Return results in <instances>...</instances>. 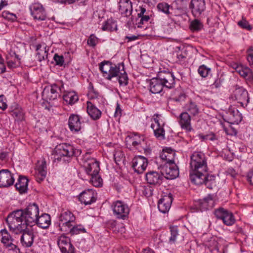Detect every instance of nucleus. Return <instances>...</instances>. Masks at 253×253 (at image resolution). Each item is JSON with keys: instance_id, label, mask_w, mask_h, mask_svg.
<instances>
[{"instance_id": "nucleus-23", "label": "nucleus", "mask_w": 253, "mask_h": 253, "mask_svg": "<svg viewBox=\"0 0 253 253\" xmlns=\"http://www.w3.org/2000/svg\"><path fill=\"white\" fill-rule=\"evenodd\" d=\"M172 201L170 196H165L161 198L158 203V208L161 212L166 213L168 212L170 208Z\"/></svg>"}, {"instance_id": "nucleus-1", "label": "nucleus", "mask_w": 253, "mask_h": 253, "mask_svg": "<svg viewBox=\"0 0 253 253\" xmlns=\"http://www.w3.org/2000/svg\"><path fill=\"white\" fill-rule=\"evenodd\" d=\"M175 84V77L172 73L165 71H160L157 77L149 81L150 91L154 94L160 93L164 88H173Z\"/></svg>"}, {"instance_id": "nucleus-31", "label": "nucleus", "mask_w": 253, "mask_h": 253, "mask_svg": "<svg viewBox=\"0 0 253 253\" xmlns=\"http://www.w3.org/2000/svg\"><path fill=\"white\" fill-rule=\"evenodd\" d=\"M199 204L201 211H206L212 208L214 206L212 196L209 195L203 199L199 200Z\"/></svg>"}, {"instance_id": "nucleus-52", "label": "nucleus", "mask_w": 253, "mask_h": 253, "mask_svg": "<svg viewBox=\"0 0 253 253\" xmlns=\"http://www.w3.org/2000/svg\"><path fill=\"white\" fill-rule=\"evenodd\" d=\"M97 42V38L94 34H91L87 40V44L90 46L94 47L96 45Z\"/></svg>"}, {"instance_id": "nucleus-43", "label": "nucleus", "mask_w": 253, "mask_h": 253, "mask_svg": "<svg viewBox=\"0 0 253 253\" xmlns=\"http://www.w3.org/2000/svg\"><path fill=\"white\" fill-rule=\"evenodd\" d=\"M186 110L189 114H190L193 116H196L199 113V107L195 103L192 102L186 105Z\"/></svg>"}, {"instance_id": "nucleus-6", "label": "nucleus", "mask_w": 253, "mask_h": 253, "mask_svg": "<svg viewBox=\"0 0 253 253\" xmlns=\"http://www.w3.org/2000/svg\"><path fill=\"white\" fill-rule=\"evenodd\" d=\"M21 210L23 212L22 217L26 224V227L35 225L39 213L38 205L36 204L30 205L25 210Z\"/></svg>"}, {"instance_id": "nucleus-33", "label": "nucleus", "mask_w": 253, "mask_h": 253, "mask_svg": "<svg viewBox=\"0 0 253 253\" xmlns=\"http://www.w3.org/2000/svg\"><path fill=\"white\" fill-rule=\"evenodd\" d=\"M236 70L241 76L244 77L246 80L250 82L253 81V74L250 68L248 67H238Z\"/></svg>"}, {"instance_id": "nucleus-26", "label": "nucleus", "mask_w": 253, "mask_h": 253, "mask_svg": "<svg viewBox=\"0 0 253 253\" xmlns=\"http://www.w3.org/2000/svg\"><path fill=\"white\" fill-rule=\"evenodd\" d=\"M85 167L86 173L90 175L97 174L100 170L99 163L94 159H91L86 162Z\"/></svg>"}, {"instance_id": "nucleus-19", "label": "nucleus", "mask_w": 253, "mask_h": 253, "mask_svg": "<svg viewBox=\"0 0 253 253\" xmlns=\"http://www.w3.org/2000/svg\"><path fill=\"white\" fill-rule=\"evenodd\" d=\"M35 177L36 180L40 183L43 181L46 175V165L45 161L43 159L38 162L36 166Z\"/></svg>"}, {"instance_id": "nucleus-45", "label": "nucleus", "mask_w": 253, "mask_h": 253, "mask_svg": "<svg viewBox=\"0 0 253 253\" xmlns=\"http://www.w3.org/2000/svg\"><path fill=\"white\" fill-rule=\"evenodd\" d=\"M180 49V46H177L175 48V51L177 52L176 54L177 57V62L179 63L180 64H182L185 62V61L186 59L187 54L184 52H179Z\"/></svg>"}, {"instance_id": "nucleus-14", "label": "nucleus", "mask_w": 253, "mask_h": 253, "mask_svg": "<svg viewBox=\"0 0 253 253\" xmlns=\"http://www.w3.org/2000/svg\"><path fill=\"white\" fill-rule=\"evenodd\" d=\"M57 244L62 253H75V248L69 237L61 235L58 238Z\"/></svg>"}, {"instance_id": "nucleus-34", "label": "nucleus", "mask_w": 253, "mask_h": 253, "mask_svg": "<svg viewBox=\"0 0 253 253\" xmlns=\"http://www.w3.org/2000/svg\"><path fill=\"white\" fill-rule=\"evenodd\" d=\"M175 153L170 148L167 149L164 151L160 155V157L162 160L166 161L165 163H173L174 155Z\"/></svg>"}, {"instance_id": "nucleus-39", "label": "nucleus", "mask_w": 253, "mask_h": 253, "mask_svg": "<svg viewBox=\"0 0 253 253\" xmlns=\"http://www.w3.org/2000/svg\"><path fill=\"white\" fill-rule=\"evenodd\" d=\"M63 98L67 103L70 105L74 104L79 99L78 96L74 91L67 92L63 95Z\"/></svg>"}, {"instance_id": "nucleus-37", "label": "nucleus", "mask_w": 253, "mask_h": 253, "mask_svg": "<svg viewBox=\"0 0 253 253\" xmlns=\"http://www.w3.org/2000/svg\"><path fill=\"white\" fill-rule=\"evenodd\" d=\"M144 141L143 136H142V139H139V140H136V137L135 136H127L126 138V145L128 148L131 146L136 147L139 145H142Z\"/></svg>"}, {"instance_id": "nucleus-11", "label": "nucleus", "mask_w": 253, "mask_h": 253, "mask_svg": "<svg viewBox=\"0 0 253 253\" xmlns=\"http://www.w3.org/2000/svg\"><path fill=\"white\" fill-rule=\"evenodd\" d=\"M214 213L215 216L218 219H221L226 225H232L235 222L233 213L223 208L215 210Z\"/></svg>"}, {"instance_id": "nucleus-56", "label": "nucleus", "mask_w": 253, "mask_h": 253, "mask_svg": "<svg viewBox=\"0 0 253 253\" xmlns=\"http://www.w3.org/2000/svg\"><path fill=\"white\" fill-rule=\"evenodd\" d=\"M7 108L6 98L3 95H0V108L4 110Z\"/></svg>"}, {"instance_id": "nucleus-47", "label": "nucleus", "mask_w": 253, "mask_h": 253, "mask_svg": "<svg viewBox=\"0 0 253 253\" xmlns=\"http://www.w3.org/2000/svg\"><path fill=\"white\" fill-rule=\"evenodd\" d=\"M158 10L164 13L169 15V12L170 5L166 2H161L157 6Z\"/></svg>"}, {"instance_id": "nucleus-44", "label": "nucleus", "mask_w": 253, "mask_h": 253, "mask_svg": "<svg viewBox=\"0 0 253 253\" xmlns=\"http://www.w3.org/2000/svg\"><path fill=\"white\" fill-rule=\"evenodd\" d=\"M203 27L202 23L198 19L193 20L190 25V29L193 32H198L202 30Z\"/></svg>"}, {"instance_id": "nucleus-29", "label": "nucleus", "mask_w": 253, "mask_h": 253, "mask_svg": "<svg viewBox=\"0 0 253 253\" xmlns=\"http://www.w3.org/2000/svg\"><path fill=\"white\" fill-rule=\"evenodd\" d=\"M28 179L26 177L20 175L15 187L20 194L25 193L27 191Z\"/></svg>"}, {"instance_id": "nucleus-59", "label": "nucleus", "mask_w": 253, "mask_h": 253, "mask_svg": "<svg viewBox=\"0 0 253 253\" xmlns=\"http://www.w3.org/2000/svg\"><path fill=\"white\" fill-rule=\"evenodd\" d=\"M11 16H14L15 18L16 17L15 15L7 11H4L2 13V16L5 19H10Z\"/></svg>"}, {"instance_id": "nucleus-64", "label": "nucleus", "mask_w": 253, "mask_h": 253, "mask_svg": "<svg viewBox=\"0 0 253 253\" xmlns=\"http://www.w3.org/2000/svg\"><path fill=\"white\" fill-rule=\"evenodd\" d=\"M248 54L247 60L250 65H253V54L250 52H248Z\"/></svg>"}, {"instance_id": "nucleus-17", "label": "nucleus", "mask_w": 253, "mask_h": 253, "mask_svg": "<svg viewBox=\"0 0 253 253\" xmlns=\"http://www.w3.org/2000/svg\"><path fill=\"white\" fill-rule=\"evenodd\" d=\"M14 182L13 174L8 169L0 170V187H7L12 185Z\"/></svg>"}, {"instance_id": "nucleus-42", "label": "nucleus", "mask_w": 253, "mask_h": 253, "mask_svg": "<svg viewBox=\"0 0 253 253\" xmlns=\"http://www.w3.org/2000/svg\"><path fill=\"white\" fill-rule=\"evenodd\" d=\"M0 233L1 236V242L4 246L11 241H13V239L6 229L1 230Z\"/></svg>"}, {"instance_id": "nucleus-5", "label": "nucleus", "mask_w": 253, "mask_h": 253, "mask_svg": "<svg viewBox=\"0 0 253 253\" xmlns=\"http://www.w3.org/2000/svg\"><path fill=\"white\" fill-rule=\"evenodd\" d=\"M190 168L192 170L207 171V160L205 154L201 152H195L190 156Z\"/></svg>"}, {"instance_id": "nucleus-4", "label": "nucleus", "mask_w": 253, "mask_h": 253, "mask_svg": "<svg viewBox=\"0 0 253 253\" xmlns=\"http://www.w3.org/2000/svg\"><path fill=\"white\" fill-rule=\"evenodd\" d=\"M121 65V63L117 65L105 60L99 64V68L103 73V77L108 80H111L112 78L119 75Z\"/></svg>"}, {"instance_id": "nucleus-7", "label": "nucleus", "mask_w": 253, "mask_h": 253, "mask_svg": "<svg viewBox=\"0 0 253 253\" xmlns=\"http://www.w3.org/2000/svg\"><path fill=\"white\" fill-rule=\"evenodd\" d=\"M63 88L62 83L60 85L54 84L50 86H46L42 91V97L46 101L54 100L60 96V93L62 91Z\"/></svg>"}, {"instance_id": "nucleus-63", "label": "nucleus", "mask_w": 253, "mask_h": 253, "mask_svg": "<svg viewBox=\"0 0 253 253\" xmlns=\"http://www.w3.org/2000/svg\"><path fill=\"white\" fill-rule=\"evenodd\" d=\"M150 19V17L149 15H145L141 18L140 24H144V23L148 22Z\"/></svg>"}, {"instance_id": "nucleus-61", "label": "nucleus", "mask_w": 253, "mask_h": 253, "mask_svg": "<svg viewBox=\"0 0 253 253\" xmlns=\"http://www.w3.org/2000/svg\"><path fill=\"white\" fill-rule=\"evenodd\" d=\"M138 36L131 35L129 36H126L125 39L127 40V42H130L133 41H135L138 39Z\"/></svg>"}, {"instance_id": "nucleus-58", "label": "nucleus", "mask_w": 253, "mask_h": 253, "mask_svg": "<svg viewBox=\"0 0 253 253\" xmlns=\"http://www.w3.org/2000/svg\"><path fill=\"white\" fill-rule=\"evenodd\" d=\"M221 80L219 79V78H217L215 80L213 84L211 85V86H212V88L213 87H215V88H218L221 85Z\"/></svg>"}, {"instance_id": "nucleus-25", "label": "nucleus", "mask_w": 253, "mask_h": 253, "mask_svg": "<svg viewBox=\"0 0 253 253\" xmlns=\"http://www.w3.org/2000/svg\"><path fill=\"white\" fill-rule=\"evenodd\" d=\"M79 199L85 205L91 204L95 201L94 193L91 189L85 190L80 194Z\"/></svg>"}, {"instance_id": "nucleus-49", "label": "nucleus", "mask_w": 253, "mask_h": 253, "mask_svg": "<svg viewBox=\"0 0 253 253\" xmlns=\"http://www.w3.org/2000/svg\"><path fill=\"white\" fill-rule=\"evenodd\" d=\"M170 232H171V236L169 239V242L170 244L174 243L176 237L178 235V230L177 226H172L170 228Z\"/></svg>"}, {"instance_id": "nucleus-36", "label": "nucleus", "mask_w": 253, "mask_h": 253, "mask_svg": "<svg viewBox=\"0 0 253 253\" xmlns=\"http://www.w3.org/2000/svg\"><path fill=\"white\" fill-rule=\"evenodd\" d=\"M75 217L70 211H63L59 217V223H67L69 221H74Z\"/></svg>"}, {"instance_id": "nucleus-60", "label": "nucleus", "mask_w": 253, "mask_h": 253, "mask_svg": "<svg viewBox=\"0 0 253 253\" xmlns=\"http://www.w3.org/2000/svg\"><path fill=\"white\" fill-rule=\"evenodd\" d=\"M247 180L253 185V170L250 171L247 175Z\"/></svg>"}, {"instance_id": "nucleus-20", "label": "nucleus", "mask_w": 253, "mask_h": 253, "mask_svg": "<svg viewBox=\"0 0 253 253\" xmlns=\"http://www.w3.org/2000/svg\"><path fill=\"white\" fill-rule=\"evenodd\" d=\"M20 234H22L20 237V242L22 245L24 247H31L34 242V235L33 232L27 227V229L22 231Z\"/></svg>"}, {"instance_id": "nucleus-41", "label": "nucleus", "mask_w": 253, "mask_h": 253, "mask_svg": "<svg viewBox=\"0 0 253 253\" xmlns=\"http://www.w3.org/2000/svg\"><path fill=\"white\" fill-rule=\"evenodd\" d=\"M102 29L103 31H116L117 29L116 22L112 19H108L103 25Z\"/></svg>"}, {"instance_id": "nucleus-32", "label": "nucleus", "mask_w": 253, "mask_h": 253, "mask_svg": "<svg viewBox=\"0 0 253 253\" xmlns=\"http://www.w3.org/2000/svg\"><path fill=\"white\" fill-rule=\"evenodd\" d=\"M87 112L94 120L99 119L101 115V112L89 101L87 102Z\"/></svg>"}, {"instance_id": "nucleus-27", "label": "nucleus", "mask_w": 253, "mask_h": 253, "mask_svg": "<svg viewBox=\"0 0 253 253\" xmlns=\"http://www.w3.org/2000/svg\"><path fill=\"white\" fill-rule=\"evenodd\" d=\"M179 124L182 129L190 131L192 129L191 126V117L187 112H184L179 116Z\"/></svg>"}, {"instance_id": "nucleus-38", "label": "nucleus", "mask_w": 253, "mask_h": 253, "mask_svg": "<svg viewBox=\"0 0 253 253\" xmlns=\"http://www.w3.org/2000/svg\"><path fill=\"white\" fill-rule=\"evenodd\" d=\"M121 67L122 70L120 69L118 77V80L120 85L126 86L128 84V77L127 74L124 70V65L123 63H121Z\"/></svg>"}, {"instance_id": "nucleus-18", "label": "nucleus", "mask_w": 253, "mask_h": 253, "mask_svg": "<svg viewBox=\"0 0 253 253\" xmlns=\"http://www.w3.org/2000/svg\"><path fill=\"white\" fill-rule=\"evenodd\" d=\"M148 165V161L145 157L138 156L135 157L132 160V167L135 171L138 173L143 172Z\"/></svg>"}, {"instance_id": "nucleus-10", "label": "nucleus", "mask_w": 253, "mask_h": 253, "mask_svg": "<svg viewBox=\"0 0 253 253\" xmlns=\"http://www.w3.org/2000/svg\"><path fill=\"white\" fill-rule=\"evenodd\" d=\"M112 207L114 214L119 219H124L129 212L127 205L121 201L114 202Z\"/></svg>"}, {"instance_id": "nucleus-57", "label": "nucleus", "mask_w": 253, "mask_h": 253, "mask_svg": "<svg viewBox=\"0 0 253 253\" xmlns=\"http://www.w3.org/2000/svg\"><path fill=\"white\" fill-rule=\"evenodd\" d=\"M5 246H6L7 248H9V250L14 251L16 253H20L19 249L17 247V246L13 244V241H11L10 243L5 245Z\"/></svg>"}, {"instance_id": "nucleus-51", "label": "nucleus", "mask_w": 253, "mask_h": 253, "mask_svg": "<svg viewBox=\"0 0 253 253\" xmlns=\"http://www.w3.org/2000/svg\"><path fill=\"white\" fill-rule=\"evenodd\" d=\"M198 73L203 77H206L211 72V69L207 68L205 65H202L199 67L198 70Z\"/></svg>"}, {"instance_id": "nucleus-30", "label": "nucleus", "mask_w": 253, "mask_h": 253, "mask_svg": "<svg viewBox=\"0 0 253 253\" xmlns=\"http://www.w3.org/2000/svg\"><path fill=\"white\" fill-rule=\"evenodd\" d=\"M51 223L50 216L47 213L42 214L41 216H38L36 224L39 227L43 229L47 228Z\"/></svg>"}, {"instance_id": "nucleus-21", "label": "nucleus", "mask_w": 253, "mask_h": 253, "mask_svg": "<svg viewBox=\"0 0 253 253\" xmlns=\"http://www.w3.org/2000/svg\"><path fill=\"white\" fill-rule=\"evenodd\" d=\"M146 180L147 183L154 185H160L163 180V177L160 172L155 171H150L146 173Z\"/></svg>"}, {"instance_id": "nucleus-13", "label": "nucleus", "mask_w": 253, "mask_h": 253, "mask_svg": "<svg viewBox=\"0 0 253 253\" xmlns=\"http://www.w3.org/2000/svg\"><path fill=\"white\" fill-rule=\"evenodd\" d=\"M31 14L35 20L44 21L46 19V13L42 5L37 2L30 6Z\"/></svg>"}, {"instance_id": "nucleus-53", "label": "nucleus", "mask_w": 253, "mask_h": 253, "mask_svg": "<svg viewBox=\"0 0 253 253\" xmlns=\"http://www.w3.org/2000/svg\"><path fill=\"white\" fill-rule=\"evenodd\" d=\"M238 25L241 28L243 29H246L248 30H251L252 29L251 26L249 24V22L243 19L238 22Z\"/></svg>"}, {"instance_id": "nucleus-54", "label": "nucleus", "mask_w": 253, "mask_h": 253, "mask_svg": "<svg viewBox=\"0 0 253 253\" xmlns=\"http://www.w3.org/2000/svg\"><path fill=\"white\" fill-rule=\"evenodd\" d=\"M53 58L57 65H59L60 66L63 65L64 60L63 56H59L58 54H55Z\"/></svg>"}, {"instance_id": "nucleus-40", "label": "nucleus", "mask_w": 253, "mask_h": 253, "mask_svg": "<svg viewBox=\"0 0 253 253\" xmlns=\"http://www.w3.org/2000/svg\"><path fill=\"white\" fill-rule=\"evenodd\" d=\"M229 115L230 120L232 121L233 124H238L242 121V115L237 109L229 111Z\"/></svg>"}, {"instance_id": "nucleus-15", "label": "nucleus", "mask_w": 253, "mask_h": 253, "mask_svg": "<svg viewBox=\"0 0 253 253\" xmlns=\"http://www.w3.org/2000/svg\"><path fill=\"white\" fill-rule=\"evenodd\" d=\"M157 117L158 115H155ZM155 124H152L151 127L153 129L155 136L159 139L163 140L165 138V130L164 128V123L160 121L157 118H154Z\"/></svg>"}, {"instance_id": "nucleus-48", "label": "nucleus", "mask_w": 253, "mask_h": 253, "mask_svg": "<svg viewBox=\"0 0 253 253\" xmlns=\"http://www.w3.org/2000/svg\"><path fill=\"white\" fill-rule=\"evenodd\" d=\"M90 182L95 187H100L102 185V179L98 174L91 175Z\"/></svg>"}, {"instance_id": "nucleus-35", "label": "nucleus", "mask_w": 253, "mask_h": 253, "mask_svg": "<svg viewBox=\"0 0 253 253\" xmlns=\"http://www.w3.org/2000/svg\"><path fill=\"white\" fill-rule=\"evenodd\" d=\"M205 246L212 253H219L218 243L215 238L211 237L205 243Z\"/></svg>"}, {"instance_id": "nucleus-2", "label": "nucleus", "mask_w": 253, "mask_h": 253, "mask_svg": "<svg viewBox=\"0 0 253 253\" xmlns=\"http://www.w3.org/2000/svg\"><path fill=\"white\" fill-rule=\"evenodd\" d=\"M22 215V211L19 210L9 213L6 218L5 221L10 231L15 234H19L27 229Z\"/></svg>"}, {"instance_id": "nucleus-50", "label": "nucleus", "mask_w": 253, "mask_h": 253, "mask_svg": "<svg viewBox=\"0 0 253 253\" xmlns=\"http://www.w3.org/2000/svg\"><path fill=\"white\" fill-rule=\"evenodd\" d=\"M85 232H86L85 228L81 225H78L73 226L70 232V234L74 235Z\"/></svg>"}, {"instance_id": "nucleus-55", "label": "nucleus", "mask_w": 253, "mask_h": 253, "mask_svg": "<svg viewBox=\"0 0 253 253\" xmlns=\"http://www.w3.org/2000/svg\"><path fill=\"white\" fill-rule=\"evenodd\" d=\"M12 115L16 117L18 120H22L24 117L23 112L18 110H14L12 112Z\"/></svg>"}, {"instance_id": "nucleus-46", "label": "nucleus", "mask_w": 253, "mask_h": 253, "mask_svg": "<svg viewBox=\"0 0 253 253\" xmlns=\"http://www.w3.org/2000/svg\"><path fill=\"white\" fill-rule=\"evenodd\" d=\"M74 221H69L67 223H59L60 230L63 232L70 233L73 227L72 223Z\"/></svg>"}, {"instance_id": "nucleus-62", "label": "nucleus", "mask_w": 253, "mask_h": 253, "mask_svg": "<svg viewBox=\"0 0 253 253\" xmlns=\"http://www.w3.org/2000/svg\"><path fill=\"white\" fill-rule=\"evenodd\" d=\"M121 111L122 110L120 107V106L118 104H117V106L116 108L115 112L114 114V116L116 117L120 116L121 115Z\"/></svg>"}, {"instance_id": "nucleus-22", "label": "nucleus", "mask_w": 253, "mask_h": 253, "mask_svg": "<svg viewBox=\"0 0 253 253\" xmlns=\"http://www.w3.org/2000/svg\"><path fill=\"white\" fill-rule=\"evenodd\" d=\"M70 129L72 132H77L81 129V122L80 116L76 114H71L68 121Z\"/></svg>"}, {"instance_id": "nucleus-28", "label": "nucleus", "mask_w": 253, "mask_h": 253, "mask_svg": "<svg viewBox=\"0 0 253 253\" xmlns=\"http://www.w3.org/2000/svg\"><path fill=\"white\" fill-rule=\"evenodd\" d=\"M49 48L44 43L39 44L36 45L37 57L41 62L47 58Z\"/></svg>"}, {"instance_id": "nucleus-24", "label": "nucleus", "mask_w": 253, "mask_h": 253, "mask_svg": "<svg viewBox=\"0 0 253 253\" xmlns=\"http://www.w3.org/2000/svg\"><path fill=\"white\" fill-rule=\"evenodd\" d=\"M119 11L124 16H129L132 11L131 1L130 0H120L119 2Z\"/></svg>"}, {"instance_id": "nucleus-12", "label": "nucleus", "mask_w": 253, "mask_h": 253, "mask_svg": "<svg viewBox=\"0 0 253 253\" xmlns=\"http://www.w3.org/2000/svg\"><path fill=\"white\" fill-rule=\"evenodd\" d=\"M232 97L245 107L249 102L248 91L243 87L236 85L232 95Z\"/></svg>"}, {"instance_id": "nucleus-8", "label": "nucleus", "mask_w": 253, "mask_h": 253, "mask_svg": "<svg viewBox=\"0 0 253 253\" xmlns=\"http://www.w3.org/2000/svg\"><path fill=\"white\" fill-rule=\"evenodd\" d=\"M55 152L57 156L67 158L78 156L81 153L80 150L75 149L72 145L67 143H62L57 145L55 148Z\"/></svg>"}, {"instance_id": "nucleus-9", "label": "nucleus", "mask_w": 253, "mask_h": 253, "mask_svg": "<svg viewBox=\"0 0 253 253\" xmlns=\"http://www.w3.org/2000/svg\"><path fill=\"white\" fill-rule=\"evenodd\" d=\"M162 176L168 179L175 178L179 174L176 166L173 163H165L159 167Z\"/></svg>"}, {"instance_id": "nucleus-3", "label": "nucleus", "mask_w": 253, "mask_h": 253, "mask_svg": "<svg viewBox=\"0 0 253 253\" xmlns=\"http://www.w3.org/2000/svg\"><path fill=\"white\" fill-rule=\"evenodd\" d=\"M190 178L192 183L196 185L205 184L207 188L211 189L215 184V176L208 174L207 171L192 170L190 173Z\"/></svg>"}, {"instance_id": "nucleus-16", "label": "nucleus", "mask_w": 253, "mask_h": 253, "mask_svg": "<svg viewBox=\"0 0 253 253\" xmlns=\"http://www.w3.org/2000/svg\"><path fill=\"white\" fill-rule=\"evenodd\" d=\"M189 8L193 15L195 17H199L206 9L204 0H191Z\"/></svg>"}]
</instances>
